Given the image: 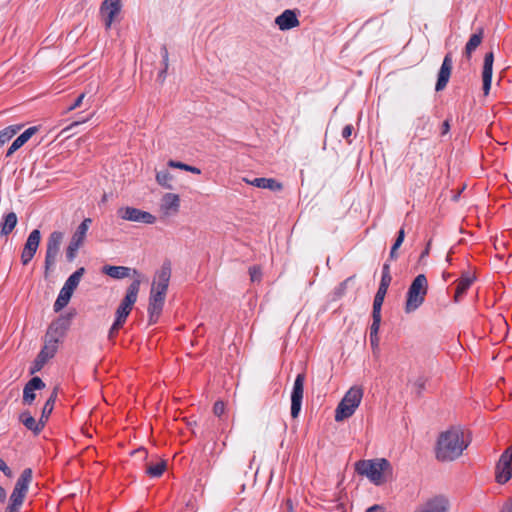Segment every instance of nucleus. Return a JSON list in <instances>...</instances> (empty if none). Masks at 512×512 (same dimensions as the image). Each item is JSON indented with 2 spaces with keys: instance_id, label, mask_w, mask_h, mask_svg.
Returning a JSON list of instances; mask_svg holds the SVG:
<instances>
[{
  "instance_id": "1",
  "label": "nucleus",
  "mask_w": 512,
  "mask_h": 512,
  "mask_svg": "<svg viewBox=\"0 0 512 512\" xmlns=\"http://www.w3.org/2000/svg\"><path fill=\"white\" fill-rule=\"evenodd\" d=\"M470 438L461 427H452L442 432L437 440L435 454L441 462H451L458 459L469 446Z\"/></svg>"
},
{
  "instance_id": "2",
  "label": "nucleus",
  "mask_w": 512,
  "mask_h": 512,
  "mask_svg": "<svg viewBox=\"0 0 512 512\" xmlns=\"http://www.w3.org/2000/svg\"><path fill=\"white\" fill-rule=\"evenodd\" d=\"M67 329L66 323L62 320H56L49 325L43 339V346L34 361V371L41 370L55 356Z\"/></svg>"
},
{
  "instance_id": "3",
  "label": "nucleus",
  "mask_w": 512,
  "mask_h": 512,
  "mask_svg": "<svg viewBox=\"0 0 512 512\" xmlns=\"http://www.w3.org/2000/svg\"><path fill=\"white\" fill-rule=\"evenodd\" d=\"M358 474L365 476L370 482L379 486L392 477V466L384 458L360 460L355 464Z\"/></svg>"
},
{
  "instance_id": "4",
  "label": "nucleus",
  "mask_w": 512,
  "mask_h": 512,
  "mask_svg": "<svg viewBox=\"0 0 512 512\" xmlns=\"http://www.w3.org/2000/svg\"><path fill=\"white\" fill-rule=\"evenodd\" d=\"M133 274L140 277L136 270H133ZM141 279H135L130 286L127 288L126 295L124 299L121 301L119 307L116 310V319L110 328L109 338H113L118 330L123 326L126 321V318L130 314L135 302L137 301L139 289H140Z\"/></svg>"
},
{
  "instance_id": "5",
  "label": "nucleus",
  "mask_w": 512,
  "mask_h": 512,
  "mask_svg": "<svg viewBox=\"0 0 512 512\" xmlns=\"http://www.w3.org/2000/svg\"><path fill=\"white\" fill-rule=\"evenodd\" d=\"M363 398V389L352 386L344 395L335 410V421L342 422L350 418L359 407Z\"/></svg>"
},
{
  "instance_id": "6",
  "label": "nucleus",
  "mask_w": 512,
  "mask_h": 512,
  "mask_svg": "<svg viewBox=\"0 0 512 512\" xmlns=\"http://www.w3.org/2000/svg\"><path fill=\"white\" fill-rule=\"evenodd\" d=\"M428 291V282L424 274H419L411 283L405 303V312L412 313L424 302Z\"/></svg>"
},
{
  "instance_id": "7",
  "label": "nucleus",
  "mask_w": 512,
  "mask_h": 512,
  "mask_svg": "<svg viewBox=\"0 0 512 512\" xmlns=\"http://www.w3.org/2000/svg\"><path fill=\"white\" fill-rule=\"evenodd\" d=\"M31 469H25L17 480L13 492L9 497V503L5 509V512H20L23 505L24 499L28 492L30 483Z\"/></svg>"
},
{
  "instance_id": "8",
  "label": "nucleus",
  "mask_w": 512,
  "mask_h": 512,
  "mask_svg": "<svg viewBox=\"0 0 512 512\" xmlns=\"http://www.w3.org/2000/svg\"><path fill=\"white\" fill-rule=\"evenodd\" d=\"M85 273V268L80 267L78 268L73 274H71L66 282L64 283L63 287L61 288L59 295L54 303V310L56 312L61 311L64 307H66L78 287L83 275Z\"/></svg>"
},
{
  "instance_id": "9",
  "label": "nucleus",
  "mask_w": 512,
  "mask_h": 512,
  "mask_svg": "<svg viewBox=\"0 0 512 512\" xmlns=\"http://www.w3.org/2000/svg\"><path fill=\"white\" fill-rule=\"evenodd\" d=\"M91 222L92 220L90 218L84 219L74 232L66 250V258L69 262L74 261L77 251L84 244Z\"/></svg>"
},
{
  "instance_id": "10",
  "label": "nucleus",
  "mask_w": 512,
  "mask_h": 512,
  "mask_svg": "<svg viewBox=\"0 0 512 512\" xmlns=\"http://www.w3.org/2000/svg\"><path fill=\"white\" fill-rule=\"evenodd\" d=\"M451 503L443 494L433 495L422 501L413 512H450Z\"/></svg>"
},
{
  "instance_id": "11",
  "label": "nucleus",
  "mask_w": 512,
  "mask_h": 512,
  "mask_svg": "<svg viewBox=\"0 0 512 512\" xmlns=\"http://www.w3.org/2000/svg\"><path fill=\"white\" fill-rule=\"evenodd\" d=\"M117 215L119 218L125 221L136 222V223H144V224H154L156 222V217L150 212L140 210L138 208L124 206L120 207L117 210Z\"/></svg>"
},
{
  "instance_id": "12",
  "label": "nucleus",
  "mask_w": 512,
  "mask_h": 512,
  "mask_svg": "<svg viewBox=\"0 0 512 512\" xmlns=\"http://www.w3.org/2000/svg\"><path fill=\"white\" fill-rule=\"evenodd\" d=\"M495 477L500 484H504L512 478V445L501 455L496 465Z\"/></svg>"
},
{
  "instance_id": "13",
  "label": "nucleus",
  "mask_w": 512,
  "mask_h": 512,
  "mask_svg": "<svg viewBox=\"0 0 512 512\" xmlns=\"http://www.w3.org/2000/svg\"><path fill=\"white\" fill-rule=\"evenodd\" d=\"M305 375L298 374L293 385L291 393V416L297 418L301 411L302 399L304 393Z\"/></svg>"
},
{
  "instance_id": "14",
  "label": "nucleus",
  "mask_w": 512,
  "mask_h": 512,
  "mask_svg": "<svg viewBox=\"0 0 512 512\" xmlns=\"http://www.w3.org/2000/svg\"><path fill=\"white\" fill-rule=\"evenodd\" d=\"M180 209V197L175 193H165L159 204V211L162 217H171L176 215Z\"/></svg>"
},
{
  "instance_id": "15",
  "label": "nucleus",
  "mask_w": 512,
  "mask_h": 512,
  "mask_svg": "<svg viewBox=\"0 0 512 512\" xmlns=\"http://www.w3.org/2000/svg\"><path fill=\"white\" fill-rule=\"evenodd\" d=\"M275 24L281 31L291 30L300 25L299 11L286 9L275 18Z\"/></svg>"
},
{
  "instance_id": "16",
  "label": "nucleus",
  "mask_w": 512,
  "mask_h": 512,
  "mask_svg": "<svg viewBox=\"0 0 512 512\" xmlns=\"http://www.w3.org/2000/svg\"><path fill=\"white\" fill-rule=\"evenodd\" d=\"M121 10L120 0H104L100 12L104 19L106 29H109Z\"/></svg>"
},
{
  "instance_id": "17",
  "label": "nucleus",
  "mask_w": 512,
  "mask_h": 512,
  "mask_svg": "<svg viewBox=\"0 0 512 512\" xmlns=\"http://www.w3.org/2000/svg\"><path fill=\"white\" fill-rule=\"evenodd\" d=\"M63 237H64L63 233L58 232V231H55L50 235L49 241H48V246H47V255H46L47 269L50 266H53L55 264L56 257L58 255Z\"/></svg>"
},
{
  "instance_id": "18",
  "label": "nucleus",
  "mask_w": 512,
  "mask_h": 512,
  "mask_svg": "<svg viewBox=\"0 0 512 512\" xmlns=\"http://www.w3.org/2000/svg\"><path fill=\"white\" fill-rule=\"evenodd\" d=\"M391 279L389 265L385 264L382 270L381 282L374 298L373 308L381 309Z\"/></svg>"
},
{
  "instance_id": "19",
  "label": "nucleus",
  "mask_w": 512,
  "mask_h": 512,
  "mask_svg": "<svg viewBox=\"0 0 512 512\" xmlns=\"http://www.w3.org/2000/svg\"><path fill=\"white\" fill-rule=\"evenodd\" d=\"M494 55L489 52L484 57L482 81L484 95H488L491 88L492 73H493Z\"/></svg>"
},
{
  "instance_id": "20",
  "label": "nucleus",
  "mask_w": 512,
  "mask_h": 512,
  "mask_svg": "<svg viewBox=\"0 0 512 512\" xmlns=\"http://www.w3.org/2000/svg\"><path fill=\"white\" fill-rule=\"evenodd\" d=\"M451 70L452 58L450 54H447L443 60L440 71L438 73V80L435 87L436 91H441L446 87L451 75Z\"/></svg>"
},
{
  "instance_id": "21",
  "label": "nucleus",
  "mask_w": 512,
  "mask_h": 512,
  "mask_svg": "<svg viewBox=\"0 0 512 512\" xmlns=\"http://www.w3.org/2000/svg\"><path fill=\"white\" fill-rule=\"evenodd\" d=\"M56 398H57V389L54 388L44 404V407L42 409V414H41L38 424L34 426V433L39 432L44 427L46 421L48 420L50 414L53 411Z\"/></svg>"
},
{
  "instance_id": "22",
  "label": "nucleus",
  "mask_w": 512,
  "mask_h": 512,
  "mask_svg": "<svg viewBox=\"0 0 512 512\" xmlns=\"http://www.w3.org/2000/svg\"><path fill=\"white\" fill-rule=\"evenodd\" d=\"M165 296L155 295L150 293L149 298V321L150 323H156L163 309Z\"/></svg>"
},
{
  "instance_id": "23",
  "label": "nucleus",
  "mask_w": 512,
  "mask_h": 512,
  "mask_svg": "<svg viewBox=\"0 0 512 512\" xmlns=\"http://www.w3.org/2000/svg\"><path fill=\"white\" fill-rule=\"evenodd\" d=\"M248 184L272 191H279L282 189V184L272 178H255L253 180H245Z\"/></svg>"
},
{
  "instance_id": "24",
  "label": "nucleus",
  "mask_w": 512,
  "mask_h": 512,
  "mask_svg": "<svg viewBox=\"0 0 512 512\" xmlns=\"http://www.w3.org/2000/svg\"><path fill=\"white\" fill-rule=\"evenodd\" d=\"M102 272L111 278L123 279L130 276L131 269L124 266L106 265L103 267Z\"/></svg>"
},
{
  "instance_id": "25",
  "label": "nucleus",
  "mask_w": 512,
  "mask_h": 512,
  "mask_svg": "<svg viewBox=\"0 0 512 512\" xmlns=\"http://www.w3.org/2000/svg\"><path fill=\"white\" fill-rule=\"evenodd\" d=\"M17 215L14 212H10L3 217V221L0 224V235H9L17 224Z\"/></svg>"
},
{
  "instance_id": "26",
  "label": "nucleus",
  "mask_w": 512,
  "mask_h": 512,
  "mask_svg": "<svg viewBox=\"0 0 512 512\" xmlns=\"http://www.w3.org/2000/svg\"><path fill=\"white\" fill-rule=\"evenodd\" d=\"M474 281V277L470 274L463 275L457 282L456 292L454 295L455 302H459L462 295L467 291Z\"/></svg>"
},
{
  "instance_id": "27",
  "label": "nucleus",
  "mask_w": 512,
  "mask_h": 512,
  "mask_svg": "<svg viewBox=\"0 0 512 512\" xmlns=\"http://www.w3.org/2000/svg\"><path fill=\"white\" fill-rule=\"evenodd\" d=\"M483 39V31L480 29L477 33H474L465 46V55L469 59L472 53L479 47Z\"/></svg>"
},
{
  "instance_id": "28",
  "label": "nucleus",
  "mask_w": 512,
  "mask_h": 512,
  "mask_svg": "<svg viewBox=\"0 0 512 512\" xmlns=\"http://www.w3.org/2000/svg\"><path fill=\"white\" fill-rule=\"evenodd\" d=\"M32 137V127L26 129L19 137H17L7 151L6 156H11L16 150L22 147Z\"/></svg>"
},
{
  "instance_id": "29",
  "label": "nucleus",
  "mask_w": 512,
  "mask_h": 512,
  "mask_svg": "<svg viewBox=\"0 0 512 512\" xmlns=\"http://www.w3.org/2000/svg\"><path fill=\"white\" fill-rule=\"evenodd\" d=\"M167 463L165 460H160L155 464H149L146 468V473L150 477H159L166 470Z\"/></svg>"
},
{
  "instance_id": "30",
  "label": "nucleus",
  "mask_w": 512,
  "mask_h": 512,
  "mask_svg": "<svg viewBox=\"0 0 512 512\" xmlns=\"http://www.w3.org/2000/svg\"><path fill=\"white\" fill-rule=\"evenodd\" d=\"M156 181L159 185L170 189L172 188L173 176L167 170H161L156 173Z\"/></svg>"
},
{
  "instance_id": "31",
  "label": "nucleus",
  "mask_w": 512,
  "mask_h": 512,
  "mask_svg": "<svg viewBox=\"0 0 512 512\" xmlns=\"http://www.w3.org/2000/svg\"><path fill=\"white\" fill-rule=\"evenodd\" d=\"M170 276H171V269L169 267H162L158 271L156 278L154 280V283L168 287Z\"/></svg>"
},
{
  "instance_id": "32",
  "label": "nucleus",
  "mask_w": 512,
  "mask_h": 512,
  "mask_svg": "<svg viewBox=\"0 0 512 512\" xmlns=\"http://www.w3.org/2000/svg\"><path fill=\"white\" fill-rule=\"evenodd\" d=\"M20 126H9L0 131V147L7 143L18 131Z\"/></svg>"
},
{
  "instance_id": "33",
  "label": "nucleus",
  "mask_w": 512,
  "mask_h": 512,
  "mask_svg": "<svg viewBox=\"0 0 512 512\" xmlns=\"http://www.w3.org/2000/svg\"><path fill=\"white\" fill-rule=\"evenodd\" d=\"M32 260V233L28 236L24 250L21 255L23 265H27Z\"/></svg>"
},
{
  "instance_id": "34",
  "label": "nucleus",
  "mask_w": 512,
  "mask_h": 512,
  "mask_svg": "<svg viewBox=\"0 0 512 512\" xmlns=\"http://www.w3.org/2000/svg\"><path fill=\"white\" fill-rule=\"evenodd\" d=\"M373 322L370 326V335H378L381 323V309L373 308Z\"/></svg>"
},
{
  "instance_id": "35",
  "label": "nucleus",
  "mask_w": 512,
  "mask_h": 512,
  "mask_svg": "<svg viewBox=\"0 0 512 512\" xmlns=\"http://www.w3.org/2000/svg\"><path fill=\"white\" fill-rule=\"evenodd\" d=\"M168 165L170 167H172V168H177V169L185 170V171L191 172L193 174H200L201 173L200 169L197 168V167L190 166V165H187L185 163L174 161V160H170L168 162Z\"/></svg>"
},
{
  "instance_id": "36",
  "label": "nucleus",
  "mask_w": 512,
  "mask_h": 512,
  "mask_svg": "<svg viewBox=\"0 0 512 512\" xmlns=\"http://www.w3.org/2000/svg\"><path fill=\"white\" fill-rule=\"evenodd\" d=\"M404 237H405V232L403 229H401L398 233V236H397V239L395 241V243L393 244L392 248H391V252H390V257L391 258H396V250L401 246V244L403 243L404 241Z\"/></svg>"
},
{
  "instance_id": "37",
  "label": "nucleus",
  "mask_w": 512,
  "mask_h": 512,
  "mask_svg": "<svg viewBox=\"0 0 512 512\" xmlns=\"http://www.w3.org/2000/svg\"><path fill=\"white\" fill-rule=\"evenodd\" d=\"M23 401L26 404L32 402V379L29 380L24 387Z\"/></svg>"
},
{
  "instance_id": "38",
  "label": "nucleus",
  "mask_w": 512,
  "mask_h": 512,
  "mask_svg": "<svg viewBox=\"0 0 512 512\" xmlns=\"http://www.w3.org/2000/svg\"><path fill=\"white\" fill-rule=\"evenodd\" d=\"M167 289H168V287H166L164 285H159V284L153 282L150 293L155 294V295L166 296Z\"/></svg>"
},
{
  "instance_id": "39",
  "label": "nucleus",
  "mask_w": 512,
  "mask_h": 512,
  "mask_svg": "<svg viewBox=\"0 0 512 512\" xmlns=\"http://www.w3.org/2000/svg\"><path fill=\"white\" fill-rule=\"evenodd\" d=\"M426 380L424 377H418L413 383V389L417 394H420L425 388Z\"/></svg>"
},
{
  "instance_id": "40",
  "label": "nucleus",
  "mask_w": 512,
  "mask_h": 512,
  "mask_svg": "<svg viewBox=\"0 0 512 512\" xmlns=\"http://www.w3.org/2000/svg\"><path fill=\"white\" fill-rule=\"evenodd\" d=\"M20 421L27 427V429L32 430V416L28 412L20 415Z\"/></svg>"
},
{
  "instance_id": "41",
  "label": "nucleus",
  "mask_w": 512,
  "mask_h": 512,
  "mask_svg": "<svg viewBox=\"0 0 512 512\" xmlns=\"http://www.w3.org/2000/svg\"><path fill=\"white\" fill-rule=\"evenodd\" d=\"M225 411V405L222 401H217L214 404L213 412L216 416H221Z\"/></svg>"
},
{
  "instance_id": "42",
  "label": "nucleus",
  "mask_w": 512,
  "mask_h": 512,
  "mask_svg": "<svg viewBox=\"0 0 512 512\" xmlns=\"http://www.w3.org/2000/svg\"><path fill=\"white\" fill-rule=\"evenodd\" d=\"M251 281H259L261 277V271L258 267H251L249 270Z\"/></svg>"
},
{
  "instance_id": "43",
  "label": "nucleus",
  "mask_w": 512,
  "mask_h": 512,
  "mask_svg": "<svg viewBox=\"0 0 512 512\" xmlns=\"http://www.w3.org/2000/svg\"><path fill=\"white\" fill-rule=\"evenodd\" d=\"M161 56H162V59H163V67H165V69H168L169 67V53H168V50L166 47H162L161 48Z\"/></svg>"
},
{
  "instance_id": "44",
  "label": "nucleus",
  "mask_w": 512,
  "mask_h": 512,
  "mask_svg": "<svg viewBox=\"0 0 512 512\" xmlns=\"http://www.w3.org/2000/svg\"><path fill=\"white\" fill-rule=\"evenodd\" d=\"M0 470L4 473L6 477L11 478L12 477V471L8 467V465L5 463L4 460L0 458Z\"/></svg>"
},
{
  "instance_id": "45",
  "label": "nucleus",
  "mask_w": 512,
  "mask_h": 512,
  "mask_svg": "<svg viewBox=\"0 0 512 512\" xmlns=\"http://www.w3.org/2000/svg\"><path fill=\"white\" fill-rule=\"evenodd\" d=\"M33 387H34V391L42 390L45 387V383L39 377L34 376Z\"/></svg>"
},
{
  "instance_id": "46",
  "label": "nucleus",
  "mask_w": 512,
  "mask_h": 512,
  "mask_svg": "<svg viewBox=\"0 0 512 512\" xmlns=\"http://www.w3.org/2000/svg\"><path fill=\"white\" fill-rule=\"evenodd\" d=\"M84 97H85V94H84V93L80 94V95L78 96V98L76 99L75 103H74L72 106H70V107L68 108V110H69V111H72V110L76 109L77 107H79V106L81 105V103H82V101H83Z\"/></svg>"
},
{
  "instance_id": "47",
  "label": "nucleus",
  "mask_w": 512,
  "mask_h": 512,
  "mask_svg": "<svg viewBox=\"0 0 512 512\" xmlns=\"http://www.w3.org/2000/svg\"><path fill=\"white\" fill-rule=\"evenodd\" d=\"M352 131H353V127L352 125H346L343 130H342V136L343 138L345 139H348L351 134H352Z\"/></svg>"
},
{
  "instance_id": "48",
  "label": "nucleus",
  "mask_w": 512,
  "mask_h": 512,
  "mask_svg": "<svg viewBox=\"0 0 512 512\" xmlns=\"http://www.w3.org/2000/svg\"><path fill=\"white\" fill-rule=\"evenodd\" d=\"M370 343L373 350L378 349L379 347V336L378 335H370Z\"/></svg>"
},
{
  "instance_id": "49",
  "label": "nucleus",
  "mask_w": 512,
  "mask_h": 512,
  "mask_svg": "<svg viewBox=\"0 0 512 512\" xmlns=\"http://www.w3.org/2000/svg\"><path fill=\"white\" fill-rule=\"evenodd\" d=\"M501 512H512V499L504 504Z\"/></svg>"
},
{
  "instance_id": "50",
  "label": "nucleus",
  "mask_w": 512,
  "mask_h": 512,
  "mask_svg": "<svg viewBox=\"0 0 512 512\" xmlns=\"http://www.w3.org/2000/svg\"><path fill=\"white\" fill-rule=\"evenodd\" d=\"M40 241V233L38 230H34V251L36 250V246Z\"/></svg>"
},
{
  "instance_id": "51",
  "label": "nucleus",
  "mask_w": 512,
  "mask_h": 512,
  "mask_svg": "<svg viewBox=\"0 0 512 512\" xmlns=\"http://www.w3.org/2000/svg\"><path fill=\"white\" fill-rule=\"evenodd\" d=\"M450 130V124L448 121H444L442 124V134H447Z\"/></svg>"
},
{
  "instance_id": "52",
  "label": "nucleus",
  "mask_w": 512,
  "mask_h": 512,
  "mask_svg": "<svg viewBox=\"0 0 512 512\" xmlns=\"http://www.w3.org/2000/svg\"><path fill=\"white\" fill-rule=\"evenodd\" d=\"M168 69H165V67H163V69L159 72L158 74V78L161 82H164L165 78H166V72H167Z\"/></svg>"
},
{
  "instance_id": "53",
  "label": "nucleus",
  "mask_w": 512,
  "mask_h": 512,
  "mask_svg": "<svg viewBox=\"0 0 512 512\" xmlns=\"http://www.w3.org/2000/svg\"><path fill=\"white\" fill-rule=\"evenodd\" d=\"M5 499H6V491L2 486H0V501L3 502V501H5Z\"/></svg>"
},
{
  "instance_id": "54",
  "label": "nucleus",
  "mask_w": 512,
  "mask_h": 512,
  "mask_svg": "<svg viewBox=\"0 0 512 512\" xmlns=\"http://www.w3.org/2000/svg\"><path fill=\"white\" fill-rule=\"evenodd\" d=\"M381 507L375 505V506H372L370 507L366 512H381Z\"/></svg>"
},
{
  "instance_id": "55",
  "label": "nucleus",
  "mask_w": 512,
  "mask_h": 512,
  "mask_svg": "<svg viewBox=\"0 0 512 512\" xmlns=\"http://www.w3.org/2000/svg\"><path fill=\"white\" fill-rule=\"evenodd\" d=\"M429 245H430V243H428L426 249L422 252L420 259H423L424 257H426L429 254Z\"/></svg>"
},
{
  "instance_id": "56",
  "label": "nucleus",
  "mask_w": 512,
  "mask_h": 512,
  "mask_svg": "<svg viewBox=\"0 0 512 512\" xmlns=\"http://www.w3.org/2000/svg\"><path fill=\"white\" fill-rule=\"evenodd\" d=\"M80 121L74 122L70 127H67L64 131L69 130L71 127L78 125Z\"/></svg>"
}]
</instances>
